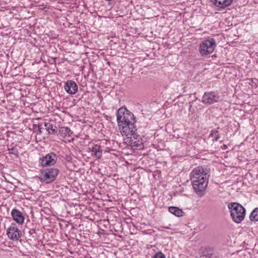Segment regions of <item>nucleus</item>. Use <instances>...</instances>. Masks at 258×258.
Masks as SVG:
<instances>
[{"label": "nucleus", "mask_w": 258, "mask_h": 258, "mask_svg": "<svg viewBox=\"0 0 258 258\" xmlns=\"http://www.w3.org/2000/svg\"><path fill=\"white\" fill-rule=\"evenodd\" d=\"M59 172L58 169L52 167L42 170L41 177L42 180L46 183L54 181Z\"/></svg>", "instance_id": "obj_5"}, {"label": "nucleus", "mask_w": 258, "mask_h": 258, "mask_svg": "<svg viewBox=\"0 0 258 258\" xmlns=\"http://www.w3.org/2000/svg\"><path fill=\"white\" fill-rule=\"evenodd\" d=\"M64 89L68 93L73 95L77 92L78 87L74 81L69 80L65 83Z\"/></svg>", "instance_id": "obj_11"}, {"label": "nucleus", "mask_w": 258, "mask_h": 258, "mask_svg": "<svg viewBox=\"0 0 258 258\" xmlns=\"http://www.w3.org/2000/svg\"><path fill=\"white\" fill-rule=\"evenodd\" d=\"M73 134V132L68 127H60L59 130V134L63 138L67 137H70L72 136Z\"/></svg>", "instance_id": "obj_15"}, {"label": "nucleus", "mask_w": 258, "mask_h": 258, "mask_svg": "<svg viewBox=\"0 0 258 258\" xmlns=\"http://www.w3.org/2000/svg\"><path fill=\"white\" fill-rule=\"evenodd\" d=\"M57 156L54 152H50L39 158V162L42 167L51 166L55 165L57 160Z\"/></svg>", "instance_id": "obj_7"}, {"label": "nucleus", "mask_w": 258, "mask_h": 258, "mask_svg": "<svg viewBox=\"0 0 258 258\" xmlns=\"http://www.w3.org/2000/svg\"><path fill=\"white\" fill-rule=\"evenodd\" d=\"M92 152V156L99 159L102 156V150L100 145L97 144L94 145L92 148H89Z\"/></svg>", "instance_id": "obj_14"}, {"label": "nucleus", "mask_w": 258, "mask_h": 258, "mask_svg": "<svg viewBox=\"0 0 258 258\" xmlns=\"http://www.w3.org/2000/svg\"><path fill=\"white\" fill-rule=\"evenodd\" d=\"M249 219L252 221H258V208H255L249 215Z\"/></svg>", "instance_id": "obj_17"}, {"label": "nucleus", "mask_w": 258, "mask_h": 258, "mask_svg": "<svg viewBox=\"0 0 258 258\" xmlns=\"http://www.w3.org/2000/svg\"><path fill=\"white\" fill-rule=\"evenodd\" d=\"M168 211L170 213L179 217L183 216L184 214V212L181 209H180L176 207H169L168 208Z\"/></svg>", "instance_id": "obj_16"}, {"label": "nucleus", "mask_w": 258, "mask_h": 258, "mask_svg": "<svg viewBox=\"0 0 258 258\" xmlns=\"http://www.w3.org/2000/svg\"><path fill=\"white\" fill-rule=\"evenodd\" d=\"M117 121L118 125L121 123L123 125L135 120L134 114L128 110L125 107H120L116 112Z\"/></svg>", "instance_id": "obj_4"}, {"label": "nucleus", "mask_w": 258, "mask_h": 258, "mask_svg": "<svg viewBox=\"0 0 258 258\" xmlns=\"http://www.w3.org/2000/svg\"><path fill=\"white\" fill-rule=\"evenodd\" d=\"M135 120L129 122H127L122 127V132L123 133L126 137L133 136L135 138L137 137V129L135 125Z\"/></svg>", "instance_id": "obj_9"}, {"label": "nucleus", "mask_w": 258, "mask_h": 258, "mask_svg": "<svg viewBox=\"0 0 258 258\" xmlns=\"http://www.w3.org/2000/svg\"><path fill=\"white\" fill-rule=\"evenodd\" d=\"M44 126L46 127V129L48 131L49 134H54L55 133L56 126H54L52 124L48 122H45Z\"/></svg>", "instance_id": "obj_18"}, {"label": "nucleus", "mask_w": 258, "mask_h": 258, "mask_svg": "<svg viewBox=\"0 0 258 258\" xmlns=\"http://www.w3.org/2000/svg\"><path fill=\"white\" fill-rule=\"evenodd\" d=\"M154 258H166V257L161 251H159L154 255Z\"/></svg>", "instance_id": "obj_20"}, {"label": "nucleus", "mask_w": 258, "mask_h": 258, "mask_svg": "<svg viewBox=\"0 0 258 258\" xmlns=\"http://www.w3.org/2000/svg\"><path fill=\"white\" fill-rule=\"evenodd\" d=\"M230 210L231 217L236 223H240L244 218L245 210L240 204L237 203H231L228 206Z\"/></svg>", "instance_id": "obj_2"}, {"label": "nucleus", "mask_w": 258, "mask_h": 258, "mask_svg": "<svg viewBox=\"0 0 258 258\" xmlns=\"http://www.w3.org/2000/svg\"><path fill=\"white\" fill-rule=\"evenodd\" d=\"M125 143L131 146L134 150H141L144 146L141 137L137 134V137L134 138L133 136L126 137L124 139Z\"/></svg>", "instance_id": "obj_8"}, {"label": "nucleus", "mask_w": 258, "mask_h": 258, "mask_svg": "<svg viewBox=\"0 0 258 258\" xmlns=\"http://www.w3.org/2000/svg\"><path fill=\"white\" fill-rule=\"evenodd\" d=\"M8 150L12 151V152H10L11 154H15L16 156H18V152L17 150L15 151L14 148H12V149H8Z\"/></svg>", "instance_id": "obj_23"}, {"label": "nucleus", "mask_w": 258, "mask_h": 258, "mask_svg": "<svg viewBox=\"0 0 258 258\" xmlns=\"http://www.w3.org/2000/svg\"><path fill=\"white\" fill-rule=\"evenodd\" d=\"M209 170L202 166L194 168L190 173V180L196 193L200 197L205 194L210 177Z\"/></svg>", "instance_id": "obj_1"}, {"label": "nucleus", "mask_w": 258, "mask_h": 258, "mask_svg": "<svg viewBox=\"0 0 258 258\" xmlns=\"http://www.w3.org/2000/svg\"><path fill=\"white\" fill-rule=\"evenodd\" d=\"M13 219L18 224L22 225L24 223V217L22 213L16 209H13L11 211Z\"/></svg>", "instance_id": "obj_12"}, {"label": "nucleus", "mask_w": 258, "mask_h": 258, "mask_svg": "<svg viewBox=\"0 0 258 258\" xmlns=\"http://www.w3.org/2000/svg\"><path fill=\"white\" fill-rule=\"evenodd\" d=\"M214 5L220 9H225L229 7L233 0H210Z\"/></svg>", "instance_id": "obj_13"}, {"label": "nucleus", "mask_w": 258, "mask_h": 258, "mask_svg": "<svg viewBox=\"0 0 258 258\" xmlns=\"http://www.w3.org/2000/svg\"><path fill=\"white\" fill-rule=\"evenodd\" d=\"M220 96L217 91H208L204 93L201 102L205 104L211 105L218 102Z\"/></svg>", "instance_id": "obj_6"}, {"label": "nucleus", "mask_w": 258, "mask_h": 258, "mask_svg": "<svg viewBox=\"0 0 258 258\" xmlns=\"http://www.w3.org/2000/svg\"><path fill=\"white\" fill-rule=\"evenodd\" d=\"M209 137L214 138L213 141H217L220 138V134L217 130H212L210 132Z\"/></svg>", "instance_id": "obj_19"}, {"label": "nucleus", "mask_w": 258, "mask_h": 258, "mask_svg": "<svg viewBox=\"0 0 258 258\" xmlns=\"http://www.w3.org/2000/svg\"><path fill=\"white\" fill-rule=\"evenodd\" d=\"M216 47V43L214 38L207 39L200 43L199 51L200 54L204 56L211 54Z\"/></svg>", "instance_id": "obj_3"}, {"label": "nucleus", "mask_w": 258, "mask_h": 258, "mask_svg": "<svg viewBox=\"0 0 258 258\" xmlns=\"http://www.w3.org/2000/svg\"><path fill=\"white\" fill-rule=\"evenodd\" d=\"M34 128L37 130L39 133H41V125L39 124L37 125H34Z\"/></svg>", "instance_id": "obj_22"}, {"label": "nucleus", "mask_w": 258, "mask_h": 258, "mask_svg": "<svg viewBox=\"0 0 258 258\" xmlns=\"http://www.w3.org/2000/svg\"><path fill=\"white\" fill-rule=\"evenodd\" d=\"M7 234L9 238L13 240H17L21 236V232L19 229L13 226L8 228Z\"/></svg>", "instance_id": "obj_10"}, {"label": "nucleus", "mask_w": 258, "mask_h": 258, "mask_svg": "<svg viewBox=\"0 0 258 258\" xmlns=\"http://www.w3.org/2000/svg\"><path fill=\"white\" fill-rule=\"evenodd\" d=\"M29 234L32 238H35L36 236L35 235H36L35 230L34 229H30L29 231Z\"/></svg>", "instance_id": "obj_21"}]
</instances>
